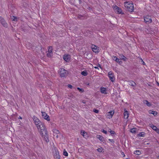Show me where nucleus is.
Returning a JSON list of instances; mask_svg holds the SVG:
<instances>
[{
    "instance_id": "nucleus-1",
    "label": "nucleus",
    "mask_w": 159,
    "mask_h": 159,
    "mask_svg": "<svg viewBox=\"0 0 159 159\" xmlns=\"http://www.w3.org/2000/svg\"><path fill=\"white\" fill-rule=\"evenodd\" d=\"M36 125L42 137L46 142L48 143L49 141L48 135L44 124L41 121L40 123Z\"/></svg>"
},
{
    "instance_id": "nucleus-2",
    "label": "nucleus",
    "mask_w": 159,
    "mask_h": 159,
    "mask_svg": "<svg viewBox=\"0 0 159 159\" xmlns=\"http://www.w3.org/2000/svg\"><path fill=\"white\" fill-rule=\"evenodd\" d=\"M124 5L126 11L131 12L134 10V6L133 3L129 2H126L124 3Z\"/></svg>"
},
{
    "instance_id": "nucleus-3",
    "label": "nucleus",
    "mask_w": 159,
    "mask_h": 159,
    "mask_svg": "<svg viewBox=\"0 0 159 159\" xmlns=\"http://www.w3.org/2000/svg\"><path fill=\"white\" fill-rule=\"evenodd\" d=\"M59 74L61 77H64L67 75L68 71L63 68H60L59 70Z\"/></svg>"
},
{
    "instance_id": "nucleus-4",
    "label": "nucleus",
    "mask_w": 159,
    "mask_h": 159,
    "mask_svg": "<svg viewBox=\"0 0 159 159\" xmlns=\"http://www.w3.org/2000/svg\"><path fill=\"white\" fill-rule=\"evenodd\" d=\"M144 22L146 23H150L152 22V20L150 16H147L144 17Z\"/></svg>"
},
{
    "instance_id": "nucleus-5",
    "label": "nucleus",
    "mask_w": 159,
    "mask_h": 159,
    "mask_svg": "<svg viewBox=\"0 0 159 159\" xmlns=\"http://www.w3.org/2000/svg\"><path fill=\"white\" fill-rule=\"evenodd\" d=\"M0 22L5 27L7 28L8 27V24L6 22L4 19L1 16H0Z\"/></svg>"
},
{
    "instance_id": "nucleus-6",
    "label": "nucleus",
    "mask_w": 159,
    "mask_h": 159,
    "mask_svg": "<svg viewBox=\"0 0 159 159\" xmlns=\"http://www.w3.org/2000/svg\"><path fill=\"white\" fill-rule=\"evenodd\" d=\"M91 48L92 51L96 53H98L99 52V48L94 45H92Z\"/></svg>"
},
{
    "instance_id": "nucleus-7",
    "label": "nucleus",
    "mask_w": 159,
    "mask_h": 159,
    "mask_svg": "<svg viewBox=\"0 0 159 159\" xmlns=\"http://www.w3.org/2000/svg\"><path fill=\"white\" fill-rule=\"evenodd\" d=\"M108 76L112 82L114 81L115 80V77H114V75L112 72H109L108 73Z\"/></svg>"
},
{
    "instance_id": "nucleus-8",
    "label": "nucleus",
    "mask_w": 159,
    "mask_h": 159,
    "mask_svg": "<svg viewBox=\"0 0 159 159\" xmlns=\"http://www.w3.org/2000/svg\"><path fill=\"white\" fill-rule=\"evenodd\" d=\"M32 118L35 125L40 123L41 121L35 116H34Z\"/></svg>"
},
{
    "instance_id": "nucleus-9",
    "label": "nucleus",
    "mask_w": 159,
    "mask_h": 159,
    "mask_svg": "<svg viewBox=\"0 0 159 159\" xmlns=\"http://www.w3.org/2000/svg\"><path fill=\"white\" fill-rule=\"evenodd\" d=\"M42 116L44 119L49 121L50 120L49 116L45 112H42Z\"/></svg>"
},
{
    "instance_id": "nucleus-10",
    "label": "nucleus",
    "mask_w": 159,
    "mask_h": 159,
    "mask_svg": "<svg viewBox=\"0 0 159 159\" xmlns=\"http://www.w3.org/2000/svg\"><path fill=\"white\" fill-rule=\"evenodd\" d=\"M114 9L115 10V11L117 12L118 13L123 14L121 9L117 6H115L114 7Z\"/></svg>"
},
{
    "instance_id": "nucleus-11",
    "label": "nucleus",
    "mask_w": 159,
    "mask_h": 159,
    "mask_svg": "<svg viewBox=\"0 0 159 159\" xmlns=\"http://www.w3.org/2000/svg\"><path fill=\"white\" fill-rule=\"evenodd\" d=\"M64 60L66 61H69L70 59V55H69L65 54L63 57Z\"/></svg>"
},
{
    "instance_id": "nucleus-12",
    "label": "nucleus",
    "mask_w": 159,
    "mask_h": 159,
    "mask_svg": "<svg viewBox=\"0 0 159 159\" xmlns=\"http://www.w3.org/2000/svg\"><path fill=\"white\" fill-rule=\"evenodd\" d=\"M114 114V111H110L108 112L107 114V117L108 118H111L112 117Z\"/></svg>"
},
{
    "instance_id": "nucleus-13",
    "label": "nucleus",
    "mask_w": 159,
    "mask_h": 159,
    "mask_svg": "<svg viewBox=\"0 0 159 159\" xmlns=\"http://www.w3.org/2000/svg\"><path fill=\"white\" fill-rule=\"evenodd\" d=\"M128 83V84L132 86V87H135L136 85L135 83L133 81H129Z\"/></svg>"
},
{
    "instance_id": "nucleus-14",
    "label": "nucleus",
    "mask_w": 159,
    "mask_h": 159,
    "mask_svg": "<svg viewBox=\"0 0 159 159\" xmlns=\"http://www.w3.org/2000/svg\"><path fill=\"white\" fill-rule=\"evenodd\" d=\"M124 118L125 119H127L129 117V114L128 113V111H127L125 110V111L124 113Z\"/></svg>"
},
{
    "instance_id": "nucleus-15",
    "label": "nucleus",
    "mask_w": 159,
    "mask_h": 159,
    "mask_svg": "<svg viewBox=\"0 0 159 159\" xmlns=\"http://www.w3.org/2000/svg\"><path fill=\"white\" fill-rule=\"evenodd\" d=\"M101 92L102 93H104V94H106L107 93H106V89L104 87H101Z\"/></svg>"
},
{
    "instance_id": "nucleus-16",
    "label": "nucleus",
    "mask_w": 159,
    "mask_h": 159,
    "mask_svg": "<svg viewBox=\"0 0 159 159\" xmlns=\"http://www.w3.org/2000/svg\"><path fill=\"white\" fill-rule=\"evenodd\" d=\"M143 103L144 104H146L147 106L150 107L151 106V104L148 101L145 100L143 101Z\"/></svg>"
},
{
    "instance_id": "nucleus-17",
    "label": "nucleus",
    "mask_w": 159,
    "mask_h": 159,
    "mask_svg": "<svg viewBox=\"0 0 159 159\" xmlns=\"http://www.w3.org/2000/svg\"><path fill=\"white\" fill-rule=\"evenodd\" d=\"M53 153L54 157L59 155L58 151L56 149H55L53 151Z\"/></svg>"
},
{
    "instance_id": "nucleus-18",
    "label": "nucleus",
    "mask_w": 159,
    "mask_h": 159,
    "mask_svg": "<svg viewBox=\"0 0 159 159\" xmlns=\"http://www.w3.org/2000/svg\"><path fill=\"white\" fill-rule=\"evenodd\" d=\"M81 134L85 138H86L88 137L87 133L84 131H81Z\"/></svg>"
},
{
    "instance_id": "nucleus-19",
    "label": "nucleus",
    "mask_w": 159,
    "mask_h": 159,
    "mask_svg": "<svg viewBox=\"0 0 159 159\" xmlns=\"http://www.w3.org/2000/svg\"><path fill=\"white\" fill-rule=\"evenodd\" d=\"M97 138L101 141L103 142L104 140V138L102 136L100 135H97Z\"/></svg>"
},
{
    "instance_id": "nucleus-20",
    "label": "nucleus",
    "mask_w": 159,
    "mask_h": 159,
    "mask_svg": "<svg viewBox=\"0 0 159 159\" xmlns=\"http://www.w3.org/2000/svg\"><path fill=\"white\" fill-rule=\"evenodd\" d=\"M150 114H153L154 116L156 115L157 114V112L156 111H155L152 110H150L149 111Z\"/></svg>"
},
{
    "instance_id": "nucleus-21",
    "label": "nucleus",
    "mask_w": 159,
    "mask_h": 159,
    "mask_svg": "<svg viewBox=\"0 0 159 159\" xmlns=\"http://www.w3.org/2000/svg\"><path fill=\"white\" fill-rule=\"evenodd\" d=\"M81 74L84 76H86L88 75V73L86 70H84L81 72Z\"/></svg>"
},
{
    "instance_id": "nucleus-22",
    "label": "nucleus",
    "mask_w": 159,
    "mask_h": 159,
    "mask_svg": "<svg viewBox=\"0 0 159 159\" xmlns=\"http://www.w3.org/2000/svg\"><path fill=\"white\" fill-rule=\"evenodd\" d=\"M53 49L52 48V46L49 47L48 52L50 53H53Z\"/></svg>"
},
{
    "instance_id": "nucleus-23",
    "label": "nucleus",
    "mask_w": 159,
    "mask_h": 159,
    "mask_svg": "<svg viewBox=\"0 0 159 159\" xmlns=\"http://www.w3.org/2000/svg\"><path fill=\"white\" fill-rule=\"evenodd\" d=\"M151 127L152 129L153 130H155V131L158 129L156 126L153 125H151Z\"/></svg>"
},
{
    "instance_id": "nucleus-24",
    "label": "nucleus",
    "mask_w": 159,
    "mask_h": 159,
    "mask_svg": "<svg viewBox=\"0 0 159 159\" xmlns=\"http://www.w3.org/2000/svg\"><path fill=\"white\" fill-rule=\"evenodd\" d=\"M53 54V53H50L48 52V53L47 54V56L48 57H51L52 56Z\"/></svg>"
},
{
    "instance_id": "nucleus-25",
    "label": "nucleus",
    "mask_w": 159,
    "mask_h": 159,
    "mask_svg": "<svg viewBox=\"0 0 159 159\" xmlns=\"http://www.w3.org/2000/svg\"><path fill=\"white\" fill-rule=\"evenodd\" d=\"M134 153L137 155H139L141 154V152L139 150H136L134 151Z\"/></svg>"
},
{
    "instance_id": "nucleus-26",
    "label": "nucleus",
    "mask_w": 159,
    "mask_h": 159,
    "mask_svg": "<svg viewBox=\"0 0 159 159\" xmlns=\"http://www.w3.org/2000/svg\"><path fill=\"white\" fill-rule=\"evenodd\" d=\"M63 155L66 157H67L68 156V153L65 149L64 150Z\"/></svg>"
},
{
    "instance_id": "nucleus-27",
    "label": "nucleus",
    "mask_w": 159,
    "mask_h": 159,
    "mask_svg": "<svg viewBox=\"0 0 159 159\" xmlns=\"http://www.w3.org/2000/svg\"><path fill=\"white\" fill-rule=\"evenodd\" d=\"M53 132L54 134L55 133L56 134H59L60 133L59 131L58 130H57L56 129H53Z\"/></svg>"
},
{
    "instance_id": "nucleus-28",
    "label": "nucleus",
    "mask_w": 159,
    "mask_h": 159,
    "mask_svg": "<svg viewBox=\"0 0 159 159\" xmlns=\"http://www.w3.org/2000/svg\"><path fill=\"white\" fill-rule=\"evenodd\" d=\"M115 61L117 62L120 63V64L122 62L121 61V60L120 59L118 58H117V60H116Z\"/></svg>"
},
{
    "instance_id": "nucleus-29",
    "label": "nucleus",
    "mask_w": 159,
    "mask_h": 159,
    "mask_svg": "<svg viewBox=\"0 0 159 159\" xmlns=\"http://www.w3.org/2000/svg\"><path fill=\"white\" fill-rule=\"evenodd\" d=\"M130 132L133 133H136V129L134 128L131 129Z\"/></svg>"
},
{
    "instance_id": "nucleus-30",
    "label": "nucleus",
    "mask_w": 159,
    "mask_h": 159,
    "mask_svg": "<svg viewBox=\"0 0 159 159\" xmlns=\"http://www.w3.org/2000/svg\"><path fill=\"white\" fill-rule=\"evenodd\" d=\"M78 17L80 19H83L84 18V16L81 15H78Z\"/></svg>"
},
{
    "instance_id": "nucleus-31",
    "label": "nucleus",
    "mask_w": 159,
    "mask_h": 159,
    "mask_svg": "<svg viewBox=\"0 0 159 159\" xmlns=\"http://www.w3.org/2000/svg\"><path fill=\"white\" fill-rule=\"evenodd\" d=\"M12 19V20L14 21H16L17 20V18L16 17H15L14 16H13L12 18H11Z\"/></svg>"
},
{
    "instance_id": "nucleus-32",
    "label": "nucleus",
    "mask_w": 159,
    "mask_h": 159,
    "mask_svg": "<svg viewBox=\"0 0 159 159\" xmlns=\"http://www.w3.org/2000/svg\"><path fill=\"white\" fill-rule=\"evenodd\" d=\"M112 58L113 60L116 61V60H117V58L116 56H112Z\"/></svg>"
},
{
    "instance_id": "nucleus-33",
    "label": "nucleus",
    "mask_w": 159,
    "mask_h": 159,
    "mask_svg": "<svg viewBox=\"0 0 159 159\" xmlns=\"http://www.w3.org/2000/svg\"><path fill=\"white\" fill-rule=\"evenodd\" d=\"M121 59L124 61H126V58L125 57L124 55H122L121 57Z\"/></svg>"
},
{
    "instance_id": "nucleus-34",
    "label": "nucleus",
    "mask_w": 159,
    "mask_h": 159,
    "mask_svg": "<svg viewBox=\"0 0 159 159\" xmlns=\"http://www.w3.org/2000/svg\"><path fill=\"white\" fill-rule=\"evenodd\" d=\"M144 133L143 132L140 133L139 134V136H141V137L144 136Z\"/></svg>"
},
{
    "instance_id": "nucleus-35",
    "label": "nucleus",
    "mask_w": 159,
    "mask_h": 159,
    "mask_svg": "<svg viewBox=\"0 0 159 159\" xmlns=\"http://www.w3.org/2000/svg\"><path fill=\"white\" fill-rule=\"evenodd\" d=\"M102 150L103 149L102 148H98L97 149V151L99 152H102Z\"/></svg>"
},
{
    "instance_id": "nucleus-36",
    "label": "nucleus",
    "mask_w": 159,
    "mask_h": 159,
    "mask_svg": "<svg viewBox=\"0 0 159 159\" xmlns=\"http://www.w3.org/2000/svg\"><path fill=\"white\" fill-rule=\"evenodd\" d=\"M93 111L95 112V113H98L99 112V111L98 110L96 109H94L93 110Z\"/></svg>"
},
{
    "instance_id": "nucleus-37",
    "label": "nucleus",
    "mask_w": 159,
    "mask_h": 159,
    "mask_svg": "<svg viewBox=\"0 0 159 159\" xmlns=\"http://www.w3.org/2000/svg\"><path fill=\"white\" fill-rule=\"evenodd\" d=\"M54 157L55 159H60V156L59 155L55 157Z\"/></svg>"
},
{
    "instance_id": "nucleus-38",
    "label": "nucleus",
    "mask_w": 159,
    "mask_h": 159,
    "mask_svg": "<svg viewBox=\"0 0 159 159\" xmlns=\"http://www.w3.org/2000/svg\"><path fill=\"white\" fill-rule=\"evenodd\" d=\"M140 63L141 64H143V65H145V62L143 61V60L141 59V61H140Z\"/></svg>"
},
{
    "instance_id": "nucleus-39",
    "label": "nucleus",
    "mask_w": 159,
    "mask_h": 159,
    "mask_svg": "<svg viewBox=\"0 0 159 159\" xmlns=\"http://www.w3.org/2000/svg\"><path fill=\"white\" fill-rule=\"evenodd\" d=\"M102 131L105 134H107V131L103 129L102 130Z\"/></svg>"
},
{
    "instance_id": "nucleus-40",
    "label": "nucleus",
    "mask_w": 159,
    "mask_h": 159,
    "mask_svg": "<svg viewBox=\"0 0 159 159\" xmlns=\"http://www.w3.org/2000/svg\"><path fill=\"white\" fill-rule=\"evenodd\" d=\"M72 86L70 84H68V87L70 88L71 89L72 88Z\"/></svg>"
},
{
    "instance_id": "nucleus-41",
    "label": "nucleus",
    "mask_w": 159,
    "mask_h": 159,
    "mask_svg": "<svg viewBox=\"0 0 159 159\" xmlns=\"http://www.w3.org/2000/svg\"><path fill=\"white\" fill-rule=\"evenodd\" d=\"M108 140H109V141H110V142H114V140H113V139H108Z\"/></svg>"
},
{
    "instance_id": "nucleus-42",
    "label": "nucleus",
    "mask_w": 159,
    "mask_h": 159,
    "mask_svg": "<svg viewBox=\"0 0 159 159\" xmlns=\"http://www.w3.org/2000/svg\"><path fill=\"white\" fill-rule=\"evenodd\" d=\"M111 133V134H114L115 133V132L114 131H111V130L110 131Z\"/></svg>"
},
{
    "instance_id": "nucleus-43",
    "label": "nucleus",
    "mask_w": 159,
    "mask_h": 159,
    "mask_svg": "<svg viewBox=\"0 0 159 159\" xmlns=\"http://www.w3.org/2000/svg\"><path fill=\"white\" fill-rule=\"evenodd\" d=\"M156 131L159 134V129H157V130H156Z\"/></svg>"
},
{
    "instance_id": "nucleus-44",
    "label": "nucleus",
    "mask_w": 159,
    "mask_h": 159,
    "mask_svg": "<svg viewBox=\"0 0 159 159\" xmlns=\"http://www.w3.org/2000/svg\"><path fill=\"white\" fill-rule=\"evenodd\" d=\"M77 89L79 91H82V89H80V88H77Z\"/></svg>"
},
{
    "instance_id": "nucleus-45",
    "label": "nucleus",
    "mask_w": 159,
    "mask_h": 159,
    "mask_svg": "<svg viewBox=\"0 0 159 159\" xmlns=\"http://www.w3.org/2000/svg\"><path fill=\"white\" fill-rule=\"evenodd\" d=\"M79 3L80 4H81V2H82L81 0H79Z\"/></svg>"
},
{
    "instance_id": "nucleus-46",
    "label": "nucleus",
    "mask_w": 159,
    "mask_h": 159,
    "mask_svg": "<svg viewBox=\"0 0 159 159\" xmlns=\"http://www.w3.org/2000/svg\"><path fill=\"white\" fill-rule=\"evenodd\" d=\"M94 68H95V69H98V67L97 66L94 67Z\"/></svg>"
},
{
    "instance_id": "nucleus-47",
    "label": "nucleus",
    "mask_w": 159,
    "mask_h": 159,
    "mask_svg": "<svg viewBox=\"0 0 159 159\" xmlns=\"http://www.w3.org/2000/svg\"><path fill=\"white\" fill-rule=\"evenodd\" d=\"M19 119H22V117L20 116H19Z\"/></svg>"
},
{
    "instance_id": "nucleus-48",
    "label": "nucleus",
    "mask_w": 159,
    "mask_h": 159,
    "mask_svg": "<svg viewBox=\"0 0 159 159\" xmlns=\"http://www.w3.org/2000/svg\"><path fill=\"white\" fill-rule=\"evenodd\" d=\"M157 85H158L159 86V83H158V82H157Z\"/></svg>"
},
{
    "instance_id": "nucleus-49",
    "label": "nucleus",
    "mask_w": 159,
    "mask_h": 159,
    "mask_svg": "<svg viewBox=\"0 0 159 159\" xmlns=\"http://www.w3.org/2000/svg\"><path fill=\"white\" fill-rule=\"evenodd\" d=\"M98 66H99L100 68H101V67L100 64H98Z\"/></svg>"
},
{
    "instance_id": "nucleus-50",
    "label": "nucleus",
    "mask_w": 159,
    "mask_h": 159,
    "mask_svg": "<svg viewBox=\"0 0 159 159\" xmlns=\"http://www.w3.org/2000/svg\"><path fill=\"white\" fill-rule=\"evenodd\" d=\"M157 157L159 159V155L157 156Z\"/></svg>"
},
{
    "instance_id": "nucleus-51",
    "label": "nucleus",
    "mask_w": 159,
    "mask_h": 159,
    "mask_svg": "<svg viewBox=\"0 0 159 159\" xmlns=\"http://www.w3.org/2000/svg\"><path fill=\"white\" fill-rule=\"evenodd\" d=\"M122 153H123L124 154V156L123 157L125 156V154H124V152H123Z\"/></svg>"
},
{
    "instance_id": "nucleus-52",
    "label": "nucleus",
    "mask_w": 159,
    "mask_h": 159,
    "mask_svg": "<svg viewBox=\"0 0 159 159\" xmlns=\"http://www.w3.org/2000/svg\"><path fill=\"white\" fill-rule=\"evenodd\" d=\"M58 137V135L57 136V138Z\"/></svg>"
}]
</instances>
